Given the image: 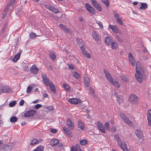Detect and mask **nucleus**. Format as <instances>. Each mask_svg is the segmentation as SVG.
Wrapping results in <instances>:
<instances>
[{
    "label": "nucleus",
    "mask_w": 151,
    "mask_h": 151,
    "mask_svg": "<svg viewBox=\"0 0 151 151\" xmlns=\"http://www.w3.org/2000/svg\"><path fill=\"white\" fill-rule=\"evenodd\" d=\"M144 71L140 63L139 62H137L136 63L135 76L138 81L140 83H142L143 81V76L142 73H143Z\"/></svg>",
    "instance_id": "1"
},
{
    "label": "nucleus",
    "mask_w": 151,
    "mask_h": 151,
    "mask_svg": "<svg viewBox=\"0 0 151 151\" xmlns=\"http://www.w3.org/2000/svg\"><path fill=\"white\" fill-rule=\"evenodd\" d=\"M119 115L121 119L127 124L131 127H133L134 126V124L123 113H120Z\"/></svg>",
    "instance_id": "2"
},
{
    "label": "nucleus",
    "mask_w": 151,
    "mask_h": 151,
    "mask_svg": "<svg viewBox=\"0 0 151 151\" xmlns=\"http://www.w3.org/2000/svg\"><path fill=\"white\" fill-rule=\"evenodd\" d=\"M129 101L132 104H136L139 101V98L134 94H131L129 96Z\"/></svg>",
    "instance_id": "3"
},
{
    "label": "nucleus",
    "mask_w": 151,
    "mask_h": 151,
    "mask_svg": "<svg viewBox=\"0 0 151 151\" xmlns=\"http://www.w3.org/2000/svg\"><path fill=\"white\" fill-rule=\"evenodd\" d=\"M92 4L94 7L99 11L101 10V8L100 5L97 3L95 0H91Z\"/></svg>",
    "instance_id": "4"
},
{
    "label": "nucleus",
    "mask_w": 151,
    "mask_h": 151,
    "mask_svg": "<svg viewBox=\"0 0 151 151\" xmlns=\"http://www.w3.org/2000/svg\"><path fill=\"white\" fill-rule=\"evenodd\" d=\"M36 112L35 110H30L25 112L24 115V117H27L33 116Z\"/></svg>",
    "instance_id": "5"
},
{
    "label": "nucleus",
    "mask_w": 151,
    "mask_h": 151,
    "mask_svg": "<svg viewBox=\"0 0 151 151\" xmlns=\"http://www.w3.org/2000/svg\"><path fill=\"white\" fill-rule=\"evenodd\" d=\"M85 6L87 10L91 13L92 14H95V11L94 9L88 3L86 4Z\"/></svg>",
    "instance_id": "6"
},
{
    "label": "nucleus",
    "mask_w": 151,
    "mask_h": 151,
    "mask_svg": "<svg viewBox=\"0 0 151 151\" xmlns=\"http://www.w3.org/2000/svg\"><path fill=\"white\" fill-rule=\"evenodd\" d=\"M103 72L105 74L106 78L107 79L109 82L112 80L113 78L111 77L110 73L106 70L104 69Z\"/></svg>",
    "instance_id": "7"
},
{
    "label": "nucleus",
    "mask_w": 151,
    "mask_h": 151,
    "mask_svg": "<svg viewBox=\"0 0 151 151\" xmlns=\"http://www.w3.org/2000/svg\"><path fill=\"white\" fill-rule=\"evenodd\" d=\"M42 76L43 82L46 86H49L50 82L49 79L47 77L46 75L45 74H42Z\"/></svg>",
    "instance_id": "8"
},
{
    "label": "nucleus",
    "mask_w": 151,
    "mask_h": 151,
    "mask_svg": "<svg viewBox=\"0 0 151 151\" xmlns=\"http://www.w3.org/2000/svg\"><path fill=\"white\" fill-rule=\"evenodd\" d=\"M80 49L82 50L83 55L84 56L88 58H91L90 54L85 49L83 46H81Z\"/></svg>",
    "instance_id": "9"
},
{
    "label": "nucleus",
    "mask_w": 151,
    "mask_h": 151,
    "mask_svg": "<svg viewBox=\"0 0 151 151\" xmlns=\"http://www.w3.org/2000/svg\"><path fill=\"white\" fill-rule=\"evenodd\" d=\"M135 134L140 139H143V135L142 131L140 130H136L135 131Z\"/></svg>",
    "instance_id": "10"
},
{
    "label": "nucleus",
    "mask_w": 151,
    "mask_h": 151,
    "mask_svg": "<svg viewBox=\"0 0 151 151\" xmlns=\"http://www.w3.org/2000/svg\"><path fill=\"white\" fill-rule=\"evenodd\" d=\"M128 57L130 64L132 66H134L135 65V60L131 53H129Z\"/></svg>",
    "instance_id": "11"
},
{
    "label": "nucleus",
    "mask_w": 151,
    "mask_h": 151,
    "mask_svg": "<svg viewBox=\"0 0 151 151\" xmlns=\"http://www.w3.org/2000/svg\"><path fill=\"white\" fill-rule=\"evenodd\" d=\"M30 70L32 73L36 75L38 71V69L35 65H33L30 68Z\"/></svg>",
    "instance_id": "12"
},
{
    "label": "nucleus",
    "mask_w": 151,
    "mask_h": 151,
    "mask_svg": "<svg viewBox=\"0 0 151 151\" xmlns=\"http://www.w3.org/2000/svg\"><path fill=\"white\" fill-rule=\"evenodd\" d=\"M110 28L111 29L113 32L115 33H117L118 32L119 29L117 26L116 25H109V26L108 29Z\"/></svg>",
    "instance_id": "13"
},
{
    "label": "nucleus",
    "mask_w": 151,
    "mask_h": 151,
    "mask_svg": "<svg viewBox=\"0 0 151 151\" xmlns=\"http://www.w3.org/2000/svg\"><path fill=\"white\" fill-rule=\"evenodd\" d=\"M68 101L71 104H76L81 102V101L80 100L74 98L69 99L68 100Z\"/></svg>",
    "instance_id": "14"
},
{
    "label": "nucleus",
    "mask_w": 151,
    "mask_h": 151,
    "mask_svg": "<svg viewBox=\"0 0 151 151\" xmlns=\"http://www.w3.org/2000/svg\"><path fill=\"white\" fill-rule=\"evenodd\" d=\"M113 38L110 36L107 37L105 40V43L108 45H109L111 44L113 41Z\"/></svg>",
    "instance_id": "15"
},
{
    "label": "nucleus",
    "mask_w": 151,
    "mask_h": 151,
    "mask_svg": "<svg viewBox=\"0 0 151 151\" xmlns=\"http://www.w3.org/2000/svg\"><path fill=\"white\" fill-rule=\"evenodd\" d=\"M97 125L98 127L101 132L104 133L105 132L104 128L102 123L100 122H97Z\"/></svg>",
    "instance_id": "16"
},
{
    "label": "nucleus",
    "mask_w": 151,
    "mask_h": 151,
    "mask_svg": "<svg viewBox=\"0 0 151 151\" xmlns=\"http://www.w3.org/2000/svg\"><path fill=\"white\" fill-rule=\"evenodd\" d=\"M9 88L7 86H2L0 90V94H1L2 92L3 93H7L9 92Z\"/></svg>",
    "instance_id": "17"
},
{
    "label": "nucleus",
    "mask_w": 151,
    "mask_h": 151,
    "mask_svg": "<svg viewBox=\"0 0 151 151\" xmlns=\"http://www.w3.org/2000/svg\"><path fill=\"white\" fill-rule=\"evenodd\" d=\"M67 124L70 129H73V128L74 124L70 119H68L67 122Z\"/></svg>",
    "instance_id": "18"
},
{
    "label": "nucleus",
    "mask_w": 151,
    "mask_h": 151,
    "mask_svg": "<svg viewBox=\"0 0 151 151\" xmlns=\"http://www.w3.org/2000/svg\"><path fill=\"white\" fill-rule=\"evenodd\" d=\"M109 83L112 84L114 86L117 88H119L120 86V84L119 83V82L117 79H113L112 80L110 81Z\"/></svg>",
    "instance_id": "19"
},
{
    "label": "nucleus",
    "mask_w": 151,
    "mask_h": 151,
    "mask_svg": "<svg viewBox=\"0 0 151 151\" xmlns=\"http://www.w3.org/2000/svg\"><path fill=\"white\" fill-rule=\"evenodd\" d=\"M80 147L78 144H76L75 146H72L70 149V151H79L80 150Z\"/></svg>",
    "instance_id": "20"
},
{
    "label": "nucleus",
    "mask_w": 151,
    "mask_h": 151,
    "mask_svg": "<svg viewBox=\"0 0 151 151\" xmlns=\"http://www.w3.org/2000/svg\"><path fill=\"white\" fill-rule=\"evenodd\" d=\"M115 96L117 98L116 100L118 101V104L119 105H120L121 102H123L124 99L120 97L117 93H115Z\"/></svg>",
    "instance_id": "21"
},
{
    "label": "nucleus",
    "mask_w": 151,
    "mask_h": 151,
    "mask_svg": "<svg viewBox=\"0 0 151 151\" xmlns=\"http://www.w3.org/2000/svg\"><path fill=\"white\" fill-rule=\"evenodd\" d=\"M59 142V140L56 139H54L50 141V143L52 146H55Z\"/></svg>",
    "instance_id": "22"
},
{
    "label": "nucleus",
    "mask_w": 151,
    "mask_h": 151,
    "mask_svg": "<svg viewBox=\"0 0 151 151\" xmlns=\"http://www.w3.org/2000/svg\"><path fill=\"white\" fill-rule=\"evenodd\" d=\"M20 55L21 53L19 52L14 56L12 60L14 62L16 63L18 61L20 58Z\"/></svg>",
    "instance_id": "23"
},
{
    "label": "nucleus",
    "mask_w": 151,
    "mask_h": 151,
    "mask_svg": "<svg viewBox=\"0 0 151 151\" xmlns=\"http://www.w3.org/2000/svg\"><path fill=\"white\" fill-rule=\"evenodd\" d=\"M121 78L124 82H128L129 80V77L128 76L123 75L121 76Z\"/></svg>",
    "instance_id": "24"
},
{
    "label": "nucleus",
    "mask_w": 151,
    "mask_h": 151,
    "mask_svg": "<svg viewBox=\"0 0 151 151\" xmlns=\"http://www.w3.org/2000/svg\"><path fill=\"white\" fill-rule=\"evenodd\" d=\"M15 1V0H11L10 3L9 5H8L7 7V11H8V9H11L13 8V7L12 6L14 4Z\"/></svg>",
    "instance_id": "25"
},
{
    "label": "nucleus",
    "mask_w": 151,
    "mask_h": 151,
    "mask_svg": "<svg viewBox=\"0 0 151 151\" xmlns=\"http://www.w3.org/2000/svg\"><path fill=\"white\" fill-rule=\"evenodd\" d=\"M115 136L116 137V139L117 140L118 145L120 146L122 145L123 143L121 140L119 138L118 135L116 134H115Z\"/></svg>",
    "instance_id": "26"
},
{
    "label": "nucleus",
    "mask_w": 151,
    "mask_h": 151,
    "mask_svg": "<svg viewBox=\"0 0 151 151\" xmlns=\"http://www.w3.org/2000/svg\"><path fill=\"white\" fill-rule=\"evenodd\" d=\"M92 36L93 38L96 40H98L99 38V36L95 32H92Z\"/></svg>",
    "instance_id": "27"
},
{
    "label": "nucleus",
    "mask_w": 151,
    "mask_h": 151,
    "mask_svg": "<svg viewBox=\"0 0 151 151\" xmlns=\"http://www.w3.org/2000/svg\"><path fill=\"white\" fill-rule=\"evenodd\" d=\"M76 42L80 48L81 46H83L84 42L82 40L81 38H78L76 40Z\"/></svg>",
    "instance_id": "28"
},
{
    "label": "nucleus",
    "mask_w": 151,
    "mask_h": 151,
    "mask_svg": "<svg viewBox=\"0 0 151 151\" xmlns=\"http://www.w3.org/2000/svg\"><path fill=\"white\" fill-rule=\"evenodd\" d=\"M120 147L123 151H129L128 149L127 148V145L125 142H123L122 145Z\"/></svg>",
    "instance_id": "29"
},
{
    "label": "nucleus",
    "mask_w": 151,
    "mask_h": 151,
    "mask_svg": "<svg viewBox=\"0 0 151 151\" xmlns=\"http://www.w3.org/2000/svg\"><path fill=\"white\" fill-rule=\"evenodd\" d=\"M111 48L113 49H115L118 48L119 45L117 42H112L111 43Z\"/></svg>",
    "instance_id": "30"
},
{
    "label": "nucleus",
    "mask_w": 151,
    "mask_h": 151,
    "mask_svg": "<svg viewBox=\"0 0 151 151\" xmlns=\"http://www.w3.org/2000/svg\"><path fill=\"white\" fill-rule=\"evenodd\" d=\"M49 86L50 88L51 91L53 92H54L55 91V88L54 85L52 83V82H50L49 84Z\"/></svg>",
    "instance_id": "31"
},
{
    "label": "nucleus",
    "mask_w": 151,
    "mask_h": 151,
    "mask_svg": "<svg viewBox=\"0 0 151 151\" xmlns=\"http://www.w3.org/2000/svg\"><path fill=\"white\" fill-rule=\"evenodd\" d=\"M38 142V140L36 138L32 139L30 142L29 144L32 145H35Z\"/></svg>",
    "instance_id": "32"
},
{
    "label": "nucleus",
    "mask_w": 151,
    "mask_h": 151,
    "mask_svg": "<svg viewBox=\"0 0 151 151\" xmlns=\"http://www.w3.org/2000/svg\"><path fill=\"white\" fill-rule=\"evenodd\" d=\"M49 57L52 60H54L56 58L55 53L54 52H52L50 53Z\"/></svg>",
    "instance_id": "33"
},
{
    "label": "nucleus",
    "mask_w": 151,
    "mask_h": 151,
    "mask_svg": "<svg viewBox=\"0 0 151 151\" xmlns=\"http://www.w3.org/2000/svg\"><path fill=\"white\" fill-rule=\"evenodd\" d=\"M90 80L88 77H86L84 79V83L86 86H88L89 85Z\"/></svg>",
    "instance_id": "34"
},
{
    "label": "nucleus",
    "mask_w": 151,
    "mask_h": 151,
    "mask_svg": "<svg viewBox=\"0 0 151 151\" xmlns=\"http://www.w3.org/2000/svg\"><path fill=\"white\" fill-rule=\"evenodd\" d=\"M78 127L82 129L84 128V126L83 122L81 121H79L78 122Z\"/></svg>",
    "instance_id": "35"
},
{
    "label": "nucleus",
    "mask_w": 151,
    "mask_h": 151,
    "mask_svg": "<svg viewBox=\"0 0 151 151\" xmlns=\"http://www.w3.org/2000/svg\"><path fill=\"white\" fill-rule=\"evenodd\" d=\"M147 7V4L146 3H142L141 5L139 7L141 9H145Z\"/></svg>",
    "instance_id": "36"
},
{
    "label": "nucleus",
    "mask_w": 151,
    "mask_h": 151,
    "mask_svg": "<svg viewBox=\"0 0 151 151\" xmlns=\"http://www.w3.org/2000/svg\"><path fill=\"white\" fill-rule=\"evenodd\" d=\"M72 74L74 77L78 79L80 78V76L78 73L76 72H73L72 73Z\"/></svg>",
    "instance_id": "37"
},
{
    "label": "nucleus",
    "mask_w": 151,
    "mask_h": 151,
    "mask_svg": "<svg viewBox=\"0 0 151 151\" xmlns=\"http://www.w3.org/2000/svg\"><path fill=\"white\" fill-rule=\"evenodd\" d=\"M44 150V147L42 146H39L32 151H42Z\"/></svg>",
    "instance_id": "38"
},
{
    "label": "nucleus",
    "mask_w": 151,
    "mask_h": 151,
    "mask_svg": "<svg viewBox=\"0 0 151 151\" xmlns=\"http://www.w3.org/2000/svg\"><path fill=\"white\" fill-rule=\"evenodd\" d=\"M63 130L64 132L68 135H69L71 134V132L66 127H64L63 128Z\"/></svg>",
    "instance_id": "39"
},
{
    "label": "nucleus",
    "mask_w": 151,
    "mask_h": 151,
    "mask_svg": "<svg viewBox=\"0 0 151 151\" xmlns=\"http://www.w3.org/2000/svg\"><path fill=\"white\" fill-rule=\"evenodd\" d=\"M17 118L16 116H12L10 119V121L11 122L14 123L17 121Z\"/></svg>",
    "instance_id": "40"
},
{
    "label": "nucleus",
    "mask_w": 151,
    "mask_h": 151,
    "mask_svg": "<svg viewBox=\"0 0 151 151\" xmlns=\"http://www.w3.org/2000/svg\"><path fill=\"white\" fill-rule=\"evenodd\" d=\"M102 2H103L107 7L109 6V2L108 0H101Z\"/></svg>",
    "instance_id": "41"
},
{
    "label": "nucleus",
    "mask_w": 151,
    "mask_h": 151,
    "mask_svg": "<svg viewBox=\"0 0 151 151\" xmlns=\"http://www.w3.org/2000/svg\"><path fill=\"white\" fill-rule=\"evenodd\" d=\"M45 7L49 9L50 11H52V9L53 8L54 6L50 5L49 4H45Z\"/></svg>",
    "instance_id": "42"
},
{
    "label": "nucleus",
    "mask_w": 151,
    "mask_h": 151,
    "mask_svg": "<svg viewBox=\"0 0 151 151\" xmlns=\"http://www.w3.org/2000/svg\"><path fill=\"white\" fill-rule=\"evenodd\" d=\"M113 14L116 19H117L121 18L119 16V14H118L115 11H113Z\"/></svg>",
    "instance_id": "43"
},
{
    "label": "nucleus",
    "mask_w": 151,
    "mask_h": 151,
    "mask_svg": "<svg viewBox=\"0 0 151 151\" xmlns=\"http://www.w3.org/2000/svg\"><path fill=\"white\" fill-rule=\"evenodd\" d=\"M33 88V87H32L30 86H29L27 88V93H29L31 92Z\"/></svg>",
    "instance_id": "44"
},
{
    "label": "nucleus",
    "mask_w": 151,
    "mask_h": 151,
    "mask_svg": "<svg viewBox=\"0 0 151 151\" xmlns=\"http://www.w3.org/2000/svg\"><path fill=\"white\" fill-rule=\"evenodd\" d=\"M52 11L55 13H58L60 12L58 9L55 8L54 6L53 8L52 9Z\"/></svg>",
    "instance_id": "45"
},
{
    "label": "nucleus",
    "mask_w": 151,
    "mask_h": 151,
    "mask_svg": "<svg viewBox=\"0 0 151 151\" xmlns=\"http://www.w3.org/2000/svg\"><path fill=\"white\" fill-rule=\"evenodd\" d=\"M16 104V101H13L12 102L9 103V106L12 107L14 106Z\"/></svg>",
    "instance_id": "46"
},
{
    "label": "nucleus",
    "mask_w": 151,
    "mask_h": 151,
    "mask_svg": "<svg viewBox=\"0 0 151 151\" xmlns=\"http://www.w3.org/2000/svg\"><path fill=\"white\" fill-rule=\"evenodd\" d=\"M63 85L64 88L66 90H68L70 88V86L68 84H63Z\"/></svg>",
    "instance_id": "47"
},
{
    "label": "nucleus",
    "mask_w": 151,
    "mask_h": 151,
    "mask_svg": "<svg viewBox=\"0 0 151 151\" xmlns=\"http://www.w3.org/2000/svg\"><path fill=\"white\" fill-rule=\"evenodd\" d=\"M87 142V141L85 139L82 140L80 141V143L82 145H85Z\"/></svg>",
    "instance_id": "48"
},
{
    "label": "nucleus",
    "mask_w": 151,
    "mask_h": 151,
    "mask_svg": "<svg viewBox=\"0 0 151 151\" xmlns=\"http://www.w3.org/2000/svg\"><path fill=\"white\" fill-rule=\"evenodd\" d=\"M45 108L49 110L50 111H53L54 109V108L52 106H46Z\"/></svg>",
    "instance_id": "49"
},
{
    "label": "nucleus",
    "mask_w": 151,
    "mask_h": 151,
    "mask_svg": "<svg viewBox=\"0 0 151 151\" xmlns=\"http://www.w3.org/2000/svg\"><path fill=\"white\" fill-rule=\"evenodd\" d=\"M117 22L120 24L122 25L123 24L122 22L121 18L116 19Z\"/></svg>",
    "instance_id": "50"
},
{
    "label": "nucleus",
    "mask_w": 151,
    "mask_h": 151,
    "mask_svg": "<svg viewBox=\"0 0 151 151\" xmlns=\"http://www.w3.org/2000/svg\"><path fill=\"white\" fill-rule=\"evenodd\" d=\"M42 105L40 104H37L35 105V108L36 109H37L39 108L42 107Z\"/></svg>",
    "instance_id": "51"
},
{
    "label": "nucleus",
    "mask_w": 151,
    "mask_h": 151,
    "mask_svg": "<svg viewBox=\"0 0 151 151\" xmlns=\"http://www.w3.org/2000/svg\"><path fill=\"white\" fill-rule=\"evenodd\" d=\"M89 91L92 95H93L94 94V91L91 87L89 88Z\"/></svg>",
    "instance_id": "52"
},
{
    "label": "nucleus",
    "mask_w": 151,
    "mask_h": 151,
    "mask_svg": "<svg viewBox=\"0 0 151 151\" xmlns=\"http://www.w3.org/2000/svg\"><path fill=\"white\" fill-rule=\"evenodd\" d=\"M97 23L99 25V26L101 28H103V24L101 22L99 21H97Z\"/></svg>",
    "instance_id": "53"
},
{
    "label": "nucleus",
    "mask_w": 151,
    "mask_h": 151,
    "mask_svg": "<svg viewBox=\"0 0 151 151\" xmlns=\"http://www.w3.org/2000/svg\"><path fill=\"white\" fill-rule=\"evenodd\" d=\"M50 132L51 133L55 134L57 132V130L56 129H50Z\"/></svg>",
    "instance_id": "54"
},
{
    "label": "nucleus",
    "mask_w": 151,
    "mask_h": 151,
    "mask_svg": "<svg viewBox=\"0 0 151 151\" xmlns=\"http://www.w3.org/2000/svg\"><path fill=\"white\" fill-rule=\"evenodd\" d=\"M65 32H66L68 33H70V29L67 27H66L63 30Z\"/></svg>",
    "instance_id": "55"
},
{
    "label": "nucleus",
    "mask_w": 151,
    "mask_h": 151,
    "mask_svg": "<svg viewBox=\"0 0 151 151\" xmlns=\"http://www.w3.org/2000/svg\"><path fill=\"white\" fill-rule=\"evenodd\" d=\"M59 26H60V27L61 28V29L63 30H64V29H65V28L66 27L65 26L62 24H59Z\"/></svg>",
    "instance_id": "56"
},
{
    "label": "nucleus",
    "mask_w": 151,
    "mask_h": 151,
    "mask_svg": "<svg viewBox=\"0 0 151 151\" xmlns=\"http://www.w3.org/2000/svg\"><path fill=\"white\" fill-rule=\"evenodd\" d=\"M109 124L108 122H106V123H105V124H104V126H105V127L106 128L108 129H109Z\"/></svg>",
    "instance_id": "57"
},
{
    "label": "nucleus",
    "mask_w": 151,
    "mask_h": 151,
    "mask_svg": "<svg viewBox=\"0 0 151 151\" xmlns=\"http://www.w3.org/2000/svg\"><path fill=\"white\" fill-rule=\"evenodd\" d=\"M36 36L35 34L34 33H31L30 34V36L31 38H32L35 37Z\"/></svg>",
    "instance_id": "58"
},
{
    "label": "nucleus",
    "mask_w": 151,
    "mask_h": 151,
    "mask_svg": "<svg viewBox=\"0 0 151 151\" xmlns=\"http://www.w3.org/2000/svg\"><path fill=\"white\" fill-rule=\"evenodd\" d=\"M9 146L6 145H4L3 147V149H4V150H6V149H9Z\"/></svg>",
    "instance_id": "59"
},
{
    "label": "nucleus",
    "mask_w": 151,
    "mask_h": 151,
    "mask_svg": "<svg viewBox=\"0 0 151 151\" xmlns=\"http://www.w3.org/2000/svg\"><path fill=\"white\" fill-rule=\"evenodd\" d=\"M69 68L70 69H73L74 68V66L73 64H70L68 65Z\"/></svg>",
    "instance_id": "60"
},
{
    "label": "nucleus",
    "mask_w": 151,
    "mask_h": 151,
    "mask_svg": "<svg viewBox=\"0 0 151 151\" xmlns=\"http://www.w3.org/2000/svg\"><path fill=\"white\" fill-rule=\"evenodd\" d=\"M24 101L23 100H21L20 102L19 105L20 106H22L24 104Z\"/></svg>",
    "instance_id": "61"
},
{
    "label": "nucleus",
    "mask_w": 151,
    "mask_h": 151,
    "mask_svg": "<svg viewBox=\"0 0 151 151\" xmlns=\"http://www.w3.org/2000/svg\"><path fill=\"white\" fill-rule=\"evenodd\" d=\"M116 130V128L115 127H113L111 128V131L112 132H114Z\"/></svg>",
    "instance_id": "62"
},
{
    "label": "nucleus",
    "mask_w": 151,
    "mask_h": 151,
    "mask_svg": "<svg viewBox=\"0 0 151 151\" xmlns=\"http://www.w3.org/2000/svg\"><path fill=\"white\" fill-rule=\"evenodd\" d=\"M23 69L25 70L26 71L28 69V66L27 65H25L23 67Z\"/></svg>",
    "instance_id": "63"
},
{
    "label": "nucleus",
    "mask_w": 151,
    "mask_h": 151,
    "mask_svg": "<svg viewBox=\"0 0 151 151\" xmlns=\"http://www.w3.org/2000/svg\"><path fill=\"white\" fill-rule=\"evenodd\" d=\"M148 114H147V115H148V116H151V110L150 109L148 110Z\"/></svg>",
    "instance_id": "64"
}]
</instances>
